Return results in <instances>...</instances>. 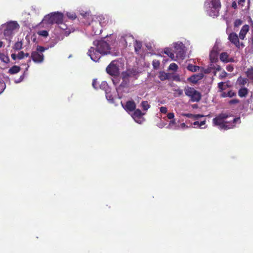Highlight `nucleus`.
Returning a JSON list of instances; mask_svg holds the SVG:
<instances>
[{"instance_id":"bf43d9fd","label":"nucleus","mask_w":253,"mask_h":253,"mask_svg":"<svg viewBox=\"0 0 253 253\" xmlns=\"http://www.w3.org/2000/svg\"><path fill=\"white\" fill-rule=\"evenodd\" d=\"M176 91L178 93L179 96H180L183 94V90L181 89H178Z\"/></svg>"},{"instance_id":"c85d7f7f","label":"nucleus","mask_w":253,"mask_h":253,"mask_svg":"<svg viewBox=\"0 0 253 253\" xmlns=\"http://www.w3.org/2000/svg\"><path fill=\"white\" fill-rule=\"evenodd\" d=\"M23 43L22 42H17L13 46V49L16 50H20L22 48Z\"/></svg>"},{"instance_id":"393cba45","label":"nucleus","mask_w":253,"mask_h":253,"mask_svg":"<svg viewBox=\"0 0 253 253\" xmlns=\"http://www.w3.org/2000/svg\"><path fill=\"white\" fill-rule=\"evenodd\" d=\"M246 75L249 79L253 83V68H250L248 69L246 72Z\"/></svg>"},{"instance_id":"dca6fc26","label":"nucleus","mask_w":253,"mask_h":253,"mask_svg":"<svg viewBox=\"0 0 253 253\" xmlns=\"http://www.w3.org/2000/svg\"><path fill=\"white\" fill-rule=\"evenodd\" d=\"M58 24L59 25V28L63 30L62 34L66 36H69L72 32H73L70 29L68 28L67 25L63 23V22Z\"/></svg>"},{"instance_id":"72a5a7b5","label":"nucleus","mask_w":253,"mask_h":253,"mask_svg":"<svg viewBox=\"0 0 253 253\" xmlns=\"http://www.w3.org/2000/svg\"><path fill=\"white\" fill-rule=\"evenodd\" d=\"M169 69L170 70L175 71L178 69V66L175 63H172L169 65Z\"/></svg>"},{"instance_id":"de8ad7c7","label":"nucleus","mask_w":253,"mask_h":253,"mask_svg":"<svg viewBox=\"0 0 253 253\" xmlns=\"http://www.w3.org/2000/svg\"><path fill=\"white\" fill-rule=\"evenodd\" d=\"M160 112L163 114H166L168 111V109L166 107H161L160 109Z\"/></svg>"},{"instance_id":"aec40b11","label":"nucleus","mask_w":253,"mask_h":253,"mask_svg":"<svg viewBox=\"0 0 253 253\" xmlns=\"http://www.w3.org/2000/svg\"><path fill=\"white\" fill-rule=\"evenodd\" d=\"M220 59L223 62H229L230 60L229 59V55L226 52H222L220 55Z\"/></svg>"},{"instance_id":"7c9ffc66","label":"nucleus","mask_w":253,"mask_h":253,"mask_svg":"<svg viewBox=\"0 0 253 253\" xmlns=\"http://www.w3.org/2000/svg\"><path fill=\"white\" fill-rule=\"evenodd\" d=\"M198 68V66L192 64H189L187 66V69L193 72H196Z\"/></svg>"},{"instance_id":"0eeeda50","label":"nucleus","mask_w":253,"mask_h":253,"mask_svg":"<svg viewBox=\"0 0 253 253\" xmlns=\"http://www.w3.org/2000/svg\"><path fill=\"white\" fill-rule=\"evenodd\" d=\"M184 46L182 43H175L174 46L173 52L177 59H183L185 57Z\"/></svg>"},{"instance_id":"5fc2aeb1","label":"nucleus","mask_w":253,"mask_h":253,"mask_svg":"<svg viewBox=\"0 0 253 253\" xmlns=\"http://www.w3.org/2000/svg\"><path fill=\"white\" fill-rule=\"evenodd\" d=\"M204 117V115H201V114H194V119H198L199 118H202Z\"/></svg>"},{"instance_id":"7ed1b4c3","label":"nucleus","mask_w":253,"mask_h":253,"mask_svg":"<svg viewBox=\"0 0 253 253\" xmlns=\"http://www.w3.org/2000/svg\"><path fill=\"white\" fill-rule=\"evenodd\" d=\"M185 94L186 96L190 98V101L194 102H199L201 99V94L196 90L194 88L187 86L184 89Z\"/></svg>"},{"instance_id":"37998d69","label":"nucleus","mask_w":253,"mask_h":253,"mask_svg":"<svg viewBox=\"0 0 253 253\" xmlns=\"http://www.w3.org/2000/svg\"><path fill=\"white\" fill-rule=\"evenodd\" d=\"M175 124H176L175 120L174 119L171 120L169 121V124L168 126L167 127V128H170L172 126L175 125Z\"/></svg>"},{"instance_id":"c756f323","label":"nucleus","mask_w":253,"mask_h":253,"mask_svg":"<svg viewBox=\"0 0 253 253\" xmlns=\"http://www.w3.org/2000/svg\"><path fill=\"white\" fill-rule=\"evenodd\" d=\"M141 105L144 110H147L150 107V105L148 104V102L146 101H142Z\"/></svg>"},{"instance_id":"6e6552de","label":"nucleus","mask_w":253,"mask_h":253,"mask_svg":"<svg viewBox=\"0 0 253 253\" xmlns=\"http://www.w3.org/2000/svg\"><path fill=\"white\" fill-rule=\"evenodd\" d=\"M228 39L238 48L244 47L245 46L243 42H240L239 36L238 37L237 34L234 32H232L229 35Z\"/></svg>"},{"instance_id":"4be33fe9","label":"nucleus","mask_w":253,"mask_h":253,"mask_svg":"<svg viewBox=\"0 0 253 253\" xmlns=\"http://www.w3.org/2000/svg\"><path fill=\"white\" fill-rule=\"evenodd\" d=\"M226 124L227 122H224L220 126V128L222 129L227 130L233 128L235 126V125H232V124H231L230 123H229V124L228 125Z\"/></svg>"},{"instance_id":"e2e57ef3","label":"nucleus","mask_w":253,"mask_h":253,"mask_svg":"<svg viewBox=\"0 0 253 253\" xmlns=\"http://www.w3.org/2000/svg\"><path fill=\"white\" fill-rule=\"evenodd\" d=\"M206 124V121H201L200 123L199 122V126H201Z\"/></svg>"},{"instance_id":"052dcab7","label":"nucleus","mask_w":253,"mask_h":253,"mask_svg":"<svg viewBox=\"0 0 253 253\" xmlns=\"http://www.w3.org/2000/svg\"><path fill=\"white\" fill-rule=\"evenodd\" d=\"M232 7L234 9H236L237 8V5L236 1H233L232 4Z\"/></svg>"},{"instance_id":"473e14b6","label":"nucleus","mask_w":253,"mask_h":253,"mask_svg":"<svg viewBox=\"0 0 253 253\" xmlns=\"http://www.w3.org/2000/svg\"><path fill=\"white\" fill-rule=\"evenodd\" d=\"M106 97L108 100L112 102H114V98L110 92H107V91H106Z\"/></svg>"},{"instance_id":"603ef678","label":"nucleus","mask_w":253,"mask_h":253,"mask_svg":"<svg viewBox=\"0 0 253 253\" xmlns=\"http://www.w3.org/2000/svg\"><path fill=\"white\" fill-rule=\"evenodd\" d=\"M238 122H239V123H240V117H237V118H234L232 121V125H234L235 123H236Z\"/></svg>"},{"instance_id":"4d7b16f0","label":"nucleus","mask_w":253,"mask_h":253,"mask_svg":"<svg viewBox=\"0 0 253 253\" xmlns=\"http://www.w3.org/2000/svg\"><path fill=\"white\" fill-rule=\"evenodd\" d=\"M169 56L172 59L174 60L175 54L174 53V52L173 51V52H171V53L169 54Z\"/></svg>"},{"instance_id":"423d86ee","label":"nucleus","mask_w":253,"mask_h":253,"mask_svg":"<svg viewBox=\"0 0 253 253\" xmlns=\"http://www.w3.org/2000/svg\"><path fill=\"white\" fill-rule=\"evenodd\" d=\"M107 73L112 76H117L120 74V69L118 62L113 61L106 69Z\"/></svg>"},{"instance_id":"2eb2a0df","label":"nucleus","mask_w":253,"mask_h":253,"mask_svg":"<svg viewBox=\"0 0 253 253\" xmlns=\"http://www.w3.org/2000/svg\"><path fill=\"white\" fill-rule=\"evenodd\" d=\"M249 31V26L248 25H244L241 28L239 33V38L241 40H244L246 36Z\"/></svg>"},{"instance_id":"a211bd4d","label":"nucleus","mask_w":253,"mask_h":253,"mask_svg":"<svg viewBox=\"0 0 253 253\" xmlns=\"http://www.w3.org/2000/svg\"><path fill=\"white\" fill-rule=\"evenodd\" d=\"M213 123L215 126H218L219 127L222 125V124L225 122L222 119L219 117V115H218L216 117L213 119Z\"/></svg>"},{"instance_id":"49530a36","label":"nucleus","mask_w":253,"mask_h":253,"mask_svg":"<svg viewBox=\"0 0 253 253\" xmlns=\"http://www.w3.org/2000/svg\"><path fill=\"white\" fill-rule=\"evenodd\" d=\"M226 69L228 72H231L233 71L234 67H233V65H228L226 66Z\"/></svg>"},{"instance_id":"13d9d810","label":"nucleus","mask_w":253,"mask_h":253,"mask_svg":"<svg viewBox=\"0 0 253 253\" xmlns=\"http://www.w3.org/2000/svg\"><path fill=\"white\" fill-rule=\"evenodd\" d=\"M171 50L169 48H166L165 50V53L167 54L168 56L171 53Z\"/></svg>"},{"instance_id":"2f4dec72","label":"nucleus","mask_w":253,"mask_h":253,"mask_svg":"<svg viewBox=\"0 0 253 253\" xmlns=\"http://www.w3.org/2000/svg\"><path fill=\"white\" fill-rule=\"evenodd\" d=\"M219 117L221 118V119H222L223 121L227 119V118L231 117V115L230 113H220L219 115Z\"/></svg>"},{"instance_id":"9d476101","label":"nucleus","mask_w":253,"mask_h":253,"mask_svg":"<svg viewBox=\"0 0 253 253\" xmlns=\"http://www.w3.org/2000/svg\"><path fill=\"white\" fill-rule=\"evenodd\" d=\"M133 111L134 112L131 115L132 117L136 122L141 124L144 121L143 116L145 114L143 113L139 109H135Z\"/></svg>"},{"instance_id":"6e6d98bb","label":"nucleus","mask_w":253,"mask_h":253,"mask_svg":"<svg viewBox=\"0 0 253 253\" xmlns=\"http://www.w3.org/2000/svg\"><path fill=\"white\" fill-rule=\"evenodd\" d=\"M24 78V74H23L22 75H21L20 77L19 80L17 81H16L15 82L16 83H20V82H21V81H22L23 80Z\"/></svg>"},{"instance_id":"a19ab883","label":"nucleus","mask_w":253,"mask_h":253,"mask_svg":"<svg viewBox=\"0 0 253 253\" xmlns=\"http://www.w3.org/2000/svg\"><path fill=\"white\" fill-rule=\"evenodd\" d=\"M228 75V74L225 71H223L219 76V78L221 80H222L225 78Z\"/></svg>"},{"instance_id":"4468645a","label":"nucleus","mask_w":253,"mask_h":253,"mask_svg":"<svg viewBox=\"0 0 253 253\" xmlns=\"http://www.w3.org/2000/svg\"><path fill=\"white\" fill-rule=\"evenodd\" d=\"M136 72L135 70L131 69L127 70L125 72H123L122 74V76L124 79L129 80L130 77H133L136 75Z\"/></svg>"},{"instance_id":"c03bdc74","label":"nucleus","mask_w":253,"mask_h":253,"mask_svg":"<svg viewBox=\"0 0 253 253\" xmlns=\"http://www.w3.org/2000/svg\"><path fill=\"white\" fill-rule=\"evenodd\" d=\"M182 116L189 118H193L194 119V114H192L191 113H184V114H182Z\"/></svg>"},{"instance_id":"f704fd0d","label":"nucleus","mask_w":253,"mask_h":253,"mask_svg":"<svg viewBox=\"0 0 253 253\" xmlns=\"http://www.w3.org/2000/svg\"><path fill=\"white\" fill-rule=\"evenodd\" d=\"M66 15L69 19L72 20H74L77 18V16L75 13L67 12Z\"/></svg>"},{"instance_id":"1a4fd4ad","label":"nucleus","mask_w":253,"mask_h":253,"mask_svg":"<svg viewBox=\"0 0 253 253\" xmlns=\"http://www.w3.org/2000/svg\"><path fill=\"white\" fill-rule=\"evenodd\" d=\"M90 58L95 62H97L101 57L102 53L96 48L91 47L87 52Z\"/></svg>"},{"instance_id":"79ce46f5","label":"nucleus","mask_w":253,"mask_h":253,"mask_svg":"<svg viewBox=\"0 0 253 253\" xmlns=\"http://www.w3.org/2000/svg\"><path fill=\"white\" fill-rule=\"evenodd\" d=\"M24 52L23 51H21L17 54V58L19 60L22 59L24 58Z\"/></svg>"},{"instance_id":"09e8293b","label":"nucleus","mask_w":253,"mask_h":253,"mask_svg":"<svg viewBox=\"0 0 253 253\" xmlns=\"http://www.w3.org/2000/svg\"><path fill=\"white\" fill-rule=\"evenodd\" d=\"M167 117L169 119H170V120L172 119L173 120L174 117V113H169L167 114Z\"/></svg>"},{"instance_id":"3c124183","label":"nucleus","mask_w":253,"mask_h":253,"mask_svg":"<svg viewBox=\"0 0 253 253\" xmlns=\"http://www.w3.org/2000/svg\"><path fill=\"white\" fill-rule=\"evenodd\" d=\"M98 83L96 79H94L92 81V86L94 88H97V85Z\"/></svg>"},{"instance_id":"bb28decb","label":"nucleus","mask_w":253,"mask_h":253,"mask_svg":"<svg viewBox=\"0 0 253 253\" xmlns=\"http://www.w3.org/2000/svg\"><path fill=\"white\" fill-rule=\"evenodd\" d=\"M123 81L120 84L119 87L120 88H125L128 86L129 81V80L124 79L123 77H122Z\"/></svg>"},{"instance_id":"864d4df0","label":"nucleus","mask_w":253,"mask_h":253,"mask_svg":"<svg viewBox=\"0 0 253 253\" xmlns=\"http://www.w3.org/2000/svg\"><path fill=\"white\" fill-rule=\"evenodd\" d=\"M239 102V100L237 99H232L229 101V103L231 104H236Z\"/></svg>"},{"instance_id":"412c9836","label":"nucleus","mask_w":253,"mask_h":253,"mask_svg":"<svg viewBox=\"0 0 253 253\" xmlns=\"http://www.w3.org/2000/svg\"><path fill=\"white\" fill-rule=\"evenodd\" d=\"M159 78L162 81H165L169 78V74L164 72H160L159 74Z\"/></svg>"},{"instance_id":"f03ea898","label":"nucleus","mask_w":253,"mask_h":253,"mask_svg":"<svg viewBox=\"0 0 253 253\" xmlns=\"http://www.w3.org/2000/svg\"><path fill=\"white\" fill-rule=\"evenodd\" d=\"M43 21L48 24H60L63 21V14L58 12L51 13L46 15Z\"/></svg>"},{"instance_id":"ea45409f","label":"nucleus","mask_w":253,"mask_h":253,"mask_svg":"<svg viewBox=\"0 0 253 253\" xmlns=\"http://www.w3.org/2000/svg\"><path fill=\"white\" fill-rule=\"evenodd\" d=\"M46 49L42 46L38 45L37 47L36 51H38V52L40 53H42L43 51H45Z\"/></svg>"},{"instance_id":"338daca9","label":"nucleus","mask_w":253,"mask_h":253,"mask_svg":"<svg viewBox=\"0 0 253 253\" xmlns=\"http://www.w3.org/2000/svg\"><path fill=\"white\" fill-rule=\"evenodd\" d=\"M222 97H227V93L223 92L221 94Z\"/></svg>"},{"instance_id":"e433bc0d","label":"nucleus","mask_w":253,"mask_h":253,"mask_svg":"<svg viewBox=\"0 0 253 253\" xmlns=\"http://www.w3.org/2000/svg\"><path fill=\"white\" fill-rule=\"evenodd\" d=\"M251 48L253 49V27L251 30V36L249 40Z\"/></svg>"},{"instance_id":"b1692460","label":"nucleus","mask_w":253,"mask_h":253,"mask_svg":"<svg viewBox=\"0 0 253 253\" xmlns=\"http://www.w3.org/2000/svg\"><path fill=\"white\" fill-rule=\"evenodd\" d=\"M142 46V45L141 42H138L137 41H135L134 46L135 51L137 54L139 53V51L141 49Z\"/></svg>"},{"instance_id":"0e129e2a","label":"nucleus","mask_w":253,"mask_h":253,"mask_svg":"<svg viewBox=\"0 0 253 253\" xmlns=\"http://www.w3.org/2000/svg\"><path fill=\"white\" fill-rule=\"evenodd\" d=\"M245 1V0H239L238 4L239 5H242V6H243V3H244Z\"/></svg>"},{"instance_id":"20e7f679","label":"nucleus","mask_w":253,"mask_h":253,"mask_svg":"<svg viewBox=\"0 0 253 253\" xmlns=\"http://www.w3.org/2000/svg\"><path fill=\"white\" fill-rule=\"evenodd\" d=\"M93 44L102 53V55L107 54L110 53V45L105 41L103 40H96L94 41Z\"/></svg>"},{"instance_id":"a878e982","label":"nucleus","mask_w":253,"mask_h":253,"mask_svg":"<svg viewBox=\"0 0 253 253\" xmlns=\"http://www.w3.org/2000/svg\"><path fill=\"white\" fill-rule=\"evenodd\" d=\"M229 85L225 82H220L218 84V87L220 90V91H222L223 90L226 89Z\"/></svg>"},{"instance_id":"cd10ccee","label":"nucleus","mask_w":253,"mask_h":253,"mask_svg":"<svg viewBox=\"0 0 253 253\" xmlns=\"http://www.w3.org/2000/svg\"><path fill=\"white\" fill-rule=\"evenodd\" d=\"M0 60L5 63H7L9 61L8 56L2 53H0Z\"/></svg>"},{"instance_id":"8fccbe9b","label":"nucleus","mask_w":253,"mask_h":253,"mask_svg":"<svg viewBox=\"0 0 253 253\" xmlns=\"http://www.w3.org/2000/svg\"><path fill=\"white\" fill-rule=\"evenodd\" d=\"M191 81L193 83H197L198 79H197V77L195 76H193L190 78Z\"/></svg>"},{"instance_id":"c9c22d12","label":"nucleus","mask_w":253,"mask_h":253,"mask_svg":"<svg viewBox=\"0 0 253 253\" xmlns=\"http://www.w3.org/2000/svg\"><path fill=\"white\" fill-rule=\"evenodd\" d=\"M243 24V21L241 19H236L234 22V27H238Z\"/></svg>"},{"instance_id":"774afa93","label":"nucleus","mask_w":253,"mask_h":253,"mask_svg":"<svg viewBox=\"0 0 253 253\" xmlns=\"http://www.w3.org/2000/svg\"><path fill=\"white\" fill-rule=\"evenodd\" d=\"M246 83H247V82H246V79H243V80H242V82H241V84H246Z\"/></svg>"},{"instance_id":"58836bf2","label":"nucleus","mask_w":253,"mask_h":253,"mask_svg":"<svg viewBox=\"0 0 253 253\" xmlns=\"http://www.w3.org/2000/svg\"><path fill=\"white\" fill-rule=\"evenodd\" d=\"M38 34L40 36L46 37L48 35V32L46 30L40 31L38 32Z\"/></svg>"},{"instance_id":"4c0bfd02","label":"nucleus","mask_w":253,"mask_h":253,"mask_svg":"<svg viewBox=\"0 0 253 253\" xmlns=\"http://www.w3.org/2000/svg\"><path fill=\"white\" fill-rule=\"evenodd\" d=\"M160 62L159 60H153L152 65H153L154 69H157V68H158L160 66Z\"/></svg>"},{"instance_id":"f257e3e1","label":"nucleus","mask_w":253,"mask_h":253,"mask_svg":"<svg viewBox=\"0 0 253 253\" xmlns=\"http://www.w3.org/2000/svg\"><path fill=\"white\" fill-rule=\"evenodd\" d=\"M84 16H90V18L92 19L91 23H89L88 24L92 27V32L95 35H99L102 32V25L101 24V21L103 19L102 16H95L92 18V16L89 15V13L85 12L84 14H82Z\"/></svg>"},{"instance_id":"a18cd8bd","label":"nucleus","mask_w":253,"mask_h":253,"mask_svg":"<svg viewBox=\"0 0 253 253\" xmlns=\"http://www.w3.org/2000/svg\"><path fill=\"white\" fill-rule=\"evenodd\" d=\"M227 97H232L236 95V93L232 90H230L227 93Z\"/></svg>"},{"instance_id":"ddd939ff","label":"nucleus","mask_w":253,"mask_h":253,"mask_svg":"<svg viewBox=\"0 0 253 253\" xmlns=\"http://www.w3.org/2000/svg\"><path fill=\"white\" fill-rule=\"evenodd\" d=\"M124 108L127 111L132 112L136 108V104L133 100L127 101Z\"/></svg>"},{"instance_id":"39448f33","label":"nucleus","mask_w":253,"mask_h":253,"mask_svg":"<svg viewBox=\"0 0 253 253\" xmlns=\"http://www.w3.org/2000/svg\"><path fill=\"white\" fill-rule=\"evenodd\" d=\"M19 28V25L17 22L11 21L6 25L3 34L5 37L10 38L13 34L14 31Z\"/></svg>"},{"instance_id":"9b49d317","label":"nucleus","mask_w":253,"mask_h":253,"mask_svg":"<svg viewBox=\"0 0 253 253\" xmlns=\"http://www.w3.org/2000/svg\"><path fill=\"white\" fill-rule=\"evenodd\" d=\"M210 59L212 64H211L210 67L207 69L206 73H210L212 72L211 69H213L214 70L213 73L215 75L216 71L221 70V67L219 65H214L213 64V63L217 60V58L215 59V58H212L211 54L210 55Z\"/></svg>"},{"instance_id":"5701e85b","label":"nucleus","mask_w":253,"mask_h":253,"mask_svg":"<svg viewBox=\"0 0 253 253\" xmlns=\"http://www.w3.org/2000/svg\"><path fill=\"white\" fill-rule=\"evenodd\" d=\"M248 90L246 87H243L239 89L238 91V95L241 97H243L246 96L248 94Z\"/></svg>"},{"instance_id":"680f3d73","label":"nucleus","mask_w":253,"mask_h":253,"mask_svg":"<svg viewBox=\"0 0 253 253\" xmlns=\"http://www.w3.org/2000/svg\"><path fill=\"white\" fill-rule=\"evenodd\" d=\"M11 56L13 60H16V58H17V54L16 55L15 54H12Z\"/></svg>"},{"instance_id":"69168bd1","label":"nucleus","mask_w":253,"mask_h":253,"mask_svg":"<svg viewBox=\"0 0 253 253\" xmlns=\"http://www.w3.org/2000/svg\"><path fill=\"white\" fill-rule=\"evenodd\" d=\"M173 79L175 81H180L179 77L178 76H176L173 78Z\"/></svg>"},{"instance_id":"6ab92c4d","label":"nucleus","mask_w":253,"mask_h":253,"mask_svg":"<svg viewBox=\"0 0 253 253\" xmlns=\"http://www.w3.org/2000/svg\"><path fill=\"white\" fill-rule=\"evenodd\" d=\"M211 3L212 8L215 10H218L221 7L220 0H211Z\"/></svg>"},{"instance_id":"f3484780","label":"nucleus","mask_w":253,"mask_h":253,"mask_svg":"<svg viewBox=\"0 0 253 253\" xmlns=\"http://www.w3.org/2000/svg\"><path fill=\"white\" fill-rule=\"evenodd\" d=\"M20 70V66L14 65L9 69L8 73L10 74H15L18 73Z\"/></svg>"},{"instance_id":"f8f14e48","label":"nucleus","mask_w":253,"mask_h":253,"mask_svg":"<svg viewBox=\"0 0 253 253\" xmlns=\"http://www.w3.org/2000/svg\"><path fill=\"white\" fill-rule=\"evenodd\" d=\"M31 58L35 63H42L43 61L44 56L42 53L34 51L31 53Z\"/></svg>"}]
</instances>
